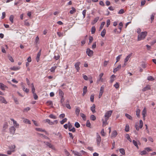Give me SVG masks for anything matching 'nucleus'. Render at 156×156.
Segmentation results:
<instances>
[{
	"label": "nucleus",
	"mask_w": 156,
	"mask_h": 156,
	"mask_svg": "<svg viewBox=\"0 0 156 156\" xmlns=\"http://www.w3.org/2000/svg\"><path fill=\"white\" fill-rule=\"evenodd\" d=\"M112 112V111L110 110L108 111L105 113L104 116V119H103L102 120V126H105L108 124L107 121L108 119L111 116Z\"/></svg>",
	"instance_id": "obj_1"
},
{
	"label": "nucleus",
	"mask_w": 156,
	"mask_h": 156,
	"mask_svg": "<svg viewBox=\"0 0 156 156\" xmlns=\"http://www.w3.org/2000/svg\"><path fill=\"white\" fill-rule=\"evenodd\" d=\"M147 32L146 31L143 32L139 34L138 37V41L144 39L147 36Z\"/></svg>",
	"instance_id": "obj_2"
},
{
	"label": "nucleus",
	"mask_w": 156,
	"mask_h": 156,
	"mask_svg": "<svg viewBox=\"0 0 156 156\" xmlns=\"http://www.w3.org/2000/svg\"><path fill=\"white\" fill-rule=\"evenodd\" d=\"M101 140V138L99 134L98 133H97V138H96V141L97 142V145L98 146H100V143Z\"/></svg>",
	"instance_id": "obj_3"
},
{
	"label": "nucleus",
	"mask_w": 156,
	"mask_h": 156,
	"mask_svg": "<svg viewBox=\"0 0 156 156\" xmlns=\"http://www.w3.org/2000/svg\"><path fill=\"white\" fill-rule=\"evenodd\" d=\"M86 53L88 56L91 57L93 55V51L90 48H88L86 50Z\"/></svg>",
	"instance_id": "obj_4"
},
{
	"label": "nucleus",
	"mask_w": 156,
	"mask_h": 156,
	"mask_svg": "<svg viewBox=\"0 0 156 156\" xmlns=\"http://www.w3.org/2000/svg\"><path fill=\"white\" fill-rule=\"evenodd\" d=\"M44 143L47 146L49 147V148H51L53 149H54L55 148L54 146L51 144V143L48 142H44Z\"/></svg>",
	"instance_id": "obj_5"
},
{
	"label": "nucleus",
	"mask_w": 156,
	"mask_h": 156,
	"mask_svg": "<svg viewBox=\"0 0 156 156\" xmlns=\"http://www.w3.org/2000/svg\"><path fill=\"white\" fill-rule=\"evenodd\" d=\"M80 62H77L75 64L74 66L75 68L76 69L77 72H79L80 70V67H79V66L80 65Z\"/></svg>",
	"instance_id": "obj_6"
},
{
	"label": "nucleus",
	"mask_w": 156,
	"mask_h": 156,
	"mask_svg": "<svg viewBox=\"0 0 156 156\" xmlns=\"http://www.w3.org/2000/svg\"><path fill=\"white\" fill-rule=\"evenodd\" d=\"M147 114V110L146 108H144L142 112V115H143V119L144 120L145 119V116Z\"/></svg>",
	"instance_id": "obj_7"
},
{
	"label": "nucleus",
	"mask_w": 156,
	"mask_h": 156,
	"mask_svg": "<svg viewBox=\"0 0 156 156\" xmlns=\"http://www.w3.org/2000/svg\"><path fill=\"white\" fill-rule=\"evenodd\" d=\"M104 87L103 86H101L100 89V91L99 92V94L98 97L99 98H100L103 93V90H104Z\"/></svg>",
	"instance_id": "obj_8"
},
{
	"label": "nucleus",
	"mask_w": 156,
	"mask_h": 156,
	"mask_svg": "<svg viewBox=\"0 0 156 156\" xmlns=\"http://www.w3.org/2000/svg\"><path fill=\"white\" fill-rule=\"evenodd\" d=\"M151 89V86L148 84L142 89V91H144L146 90H150Z\"/></svg>",
	"instance_id": "obj_9"
},
{
	"label": "nucleus",
	"mask_w": 156,
	"mask_h": 156,
	"mask_svg": "<svg viewBox=\"0 0 156 156\" xmlns=\"http://www.w3.org/2000/svg\"><path fill=\"white\" fill-rule=\"evenodd\" d=\"M0 101L5 104L7 103V102L6 101L4 98L1 96H0Z\"/></svg>",
	"instance_id": "obj_10"
},
{
	"label": "nucleus",
	"mask_w": 156,
	"mask_h": 156,
	"mask_svg": "<svg viewBox=\"0 0 156 156\" xmlns=\"http://www.w3.org/2000/svg\"><path fill=\"white\" fill-rule=\"evenodd\" d=\"M133 53H131L129 54L125 59H124V62L125 63L126 62L129 60V58L131 57V56L132 55Z\"/></svg>",
	"instance_id": "obj_11"
},
{
	"label": "nucleus",
	"mask_w": 156,
	"mask_h": 156,
	"mask_svg": "<svg viewBox=\"0 0 156 156\" xmlns=\"http://www.w3.org/2000/svg\"><path fill=\"white\" fill-rule=\"evenodd\" d=\"M121 64L119 65L115 69H114L113 72L114 73H115L117 71L119 70L121 68Z\"/></svg>",
	"instance_id": "obj_12"
},
{
	"label": "nucleus",
	"mask_w": 156,
	"mask_h": 156,
	"mask_svg": "<svg viewBox=\"0 0 156 156\" xmlns=\"http://www.w3.org/2000/svg\"><path fill=\"white\" fill-rule=\"evenodd\" d=\"M80 109L79 107H77L75 110V114L77 116H79L80 112Z\"/></svg>",
	"instance_id": "obj_13"
},
{
	"label": "nucleus",
	"mask_w": 156,
	"mask_h": 156,
	"mask_svg": "<svg viewBox=\"0 0 156 156\" xmlns=\"http://www.w3.org/2000/svg\"><path fill=\"white\" fill-rule=\"evenodd\" d=\"M140 109L137 108L136 110V115L138 117H140Z\"/></svg>",
	"instance_id": "obj_14"
},
{
	"label": "nucleus",
	"mask_w": 156,
	"mask_h": 156,
	"mask_svg": "<svg viewBox=\"0 0 156 156\" xmlns=\"http://www.w3.org/2000/svg\"><path fill=\"white\" fill-rule=\"evenodd\" d=\"M16 129L14 127L12 126L10 128V132L11 133L13 134L15 133Z\"/></svg>",
	"instance_id": "obj_15"
},
{
	"label": "nucleus",
	"mask_w": 156,
	"mask_h": 156,
	"mask_svg": "<svg viewBox=\"0 0 156 156\" xmlns=\"http://www.w3.org/2000/svg\"><path fill=\"white\" fill-rule=\"evenodd\" d=\"M0 87L1 89L2 90H5L7 87L3 84L0 83Z\"/></svg>",
	"instance_id": "obj_16"
},
{
	"label": "nucleus",
	"mask_w": 156,
	"mask_h": 156,
	"mask_svg": "<svg viewBox=\"0 0 156 156\" xmlns=\"http://www.w3.org/2000/svg\"><path fill=\"white\" fill-rule=\"evenodd\" d=\"M95 105L94 104L92 107L90 109L92 112L94 113L96 112L95 111Z\"/></svg>",
	"instance_id": "obj_17"
},
{
	"label": "nucleus",
	"mask_w": 156,
	"mask_h": 156,
	"mask_svg": "<svg viewBox=\"0 0 156 156\" xmlns=\"http://www.w3.org/2000/svg\"><path fill=\"white\" fill-rule=\"evenodd\" d=\"M83 92L82 95H83V96H84L87 91V87L85 86H84V87L83 88Z\"/></svg>",
	"instance_id": "obj_18"
},
{
	"label": "nucleus",
	"mask_w": 156,
	"mask_h": 156,
	"mask_svg": "<svg viewBox=\"0 0 156 156\" xmlns=\"http://www.w3.org/2000/svg\"><path fill=\"white\" fill-rule=\"evenodd\" d=\"M118 133L116 130H114L113 131L111 137H115L117 135Z\"/></svg>",
	"instance_id": "obj_19"
},
{
	"label": "nucleus",
	"mask_w": 156,
	"mask_h": 156,
	"mask_svg": "<svg viewBox=\"0 0 156 156\" xmlns=\"http://www.w3.org/2000/svg\"><path fill=\"white\" fill-rule=\"evenodd\" d=\"M41 50H40V51H39V52L38 53L37 55V56L36 58V60L37 61V62H38L39 61V58L40 56L41 55Z\"/></svg>",
	"instance_id": "obj_20"
},
{
	"label": "nucleus",
	"mask_w": 156,
	"mask_h": 156,
	"mask_svg": "<svg viewBox=\"0 0 156 156\" xmlns=\"http://www.w3.org/2000/svg\"><path fill=\"white\" fill-rule=\"evenodd\" d=\"M22 89L26 93H28L29 90L27 88H25V87L24 85H23L22 86Z\"/></svg>",
	"instance_id": "obj_21"
},
{
	"label": "nucleus",
	"mask_w": 156,
	"mask_h": 156,
	"mask_svg": "<svg viewBox=\"0 0 156 156\" xmlns=\"http://www.w3.org/2000/svg\"><path fill=\"white\" fill-rule=\"evenodd\" d=\"M59 91V95L61 97L64 96V93L60 89H59L58 90Z\"/></svg>",
	"instance_id": "obj_22"
},
{
	"label": "nucleus",
	"mask_w": 156,
	"mask_h": 156,
	"mask_svg": "<svg viewBox=\"0 0 156 156\" xmlns=\"http://www.w3.org/2000/svg\"><path fill=\"white\" fill-rule=\"evenodd\" d=\"M37 134L39 136H42L45 139H48V140H49L50 139L49 137H47L46 136H45V135H44L43 134H41V133H37Z\"/></svg>",
	"instance_id": "obj_23"
},
{
	"label": "nucleus",
	"mask_w": 156,
	"mask_h": 156,
	"mask_svg": "<svg viewBox=\"0 0 156 156\" xmlns=\"http://www.w3.org/2000/svg\"><path fill=\"white\" fill-rule=\"evenodd\" d=\"M11 120L13 122L14 126H15L16 127H18L19 126V125H17V123H16V121L14 120L13 119H11Z\"/></svg>",
	"instance_id": "obj_24"
},
{
	"label": "nucleus",
	"mask_w": 156,
	"mask_h": 156,
	"mask_svg": "<svg viewBox=\"0 0 156 156\" xmlns=\"http://www.w3.org/2000/svg\"><path fill=\"white\" fill-rule=\"evenodd\" d=\"M35 130L38 131L44 132H45L46 133L47 132L44 129H43L41 128H35Z\"/></svg>",
	"instance_id": "obj_25"
},
{
	"label": "nucleus",
	"mask_w": 156,
	"mask_h": 156,
	"mask_svg": "<svg viewBox=\"0 0 156 156\" xmlns=\"http://www.w3.org/2000/svg\"><path fill=\"white\" fill-rule=\"evenodd\" d=\"M8 127V125L7 122H5L3 126V129L5 130Z\"/></svg>",
	"instance_id": "obj_26"
},
{
	"label": "nucleus",
	"mask_w": 156,
	"mask_h": 156,
	"mask_svg": "<svg viewBox=\"0 0 156 156\" xmlns=\"http://www.w3.org/2000/svg\"><path fill=\"white\" fill-rule=\"evenodd\" d=\"M147 80L149 81H153L154 80V78L152 76H149L147 77Z\"/></svg>",
	"instance_id": "obj_27"
},
{
	"label": "nucleus",
	"mask_w": 156,
	"mask_h": 156,
	"mask_svg": "<svg viewBox=\"0 0 156 156\" xmlns=\"http://www.w3.org/2000/svg\"><path fill=\"white\" fill-rule=\"evenodd\" d=\"M125 116L126 117V118L131 120H132L133 119L132 116L130 115H129L128 114L126 113L125 115Z\"/></svg>",
	"instance_id": "obj_28"
},
{
	"label": "nucleus",
	"mask_w": 156,
	"mask_h": 156,
	"mask_svg": "<svg viewBox=\"0 0 156 156\" xmlns=\"http://www.w3.org/2000/svg\"><path fill=\"white\" fill-rule=\"evenodd\" d=\"M104 75V73H100L99 76V81H101V82H103V79L102 78V77Z\"/></svg>",
	"instance_id": "obj_29"
},
{
	"label": "nucleus",
	"mask_w": 156,
	"mask_h": 156,
	"mask_svg": "<svg viewBox=\"0 0 156 156\" xmlns=\"http://www.w3.org/2000/svg\"><path fill=\"white\" fill-rule=\"evenodd\" d=\"M106 34V30L105 29H104L101 33V36L102 37H104Z\"/></svg>",
	"instance_id": "obj_30"
},
{
	"label": "nucleus",
	"mask_w": 156,
	"mask_h": 156,
	"mask_svg": "<svg viewBox=\"0 0 156 156\" xmlns=\"http://www.w3.org/2000/svg\"><path fill=\"white\" fill-rule=\"evenodd\" d=\"M119 151L123 155H125V150L123 148H120L119 150Z\"/></svg>",
	"instance_id": "obj_31"
},
{
	"label": "nucleus",
	"mask_w": 156,
	"mask_h": 156,
	"mask_svg": "<svg viewBox=\"0 0 156 156\" xmlns=\"http://www.w3.org/2000/svg\"><path fill=\"white\" fill-rule=\"evenodd\" d=\"M80 115L84 120H86V116L83 113H80Z\"/></svg>",
	"instance_id": "obj_32"
},
{
	"label": "nucleus",
	"mask_w": 156,
	"mask_h": 156,
	"mask_svg": "<svg viewBox=\"0 0 156 156\" xmlns=\"http://www.w3.org/2000/svg\"><path fill=\"white\" fill-rule=\"evenodd\" d=\"M23 122H24L26 123H28L29 124H31V122L29 120L27 119H24L23 121Z\"/></svg>",
	"instance_id": "obj_33"
},
{
	"label": "nucleus",
	"mask_w": 156,
	"mask_h": 156,
	"mask_svg": "<svg viewBox=\"0 0 156 156\" xmlns=\"http://www.w3.org/2000/svg\"><path fill=\"white\" fill-rule=\"evenodd\" d=\"M72 9L69 12V13L71 14H73L76 11V10L75 9V8H74V7H72Z\"/></svg>",
	"instance_id": "obj_34"
},
{
	"label": "nucleus",
	"mask_w": 156,
	"mask_h": 156,
	"mask_svg": "<svg viewBox=\"0 0 156 156\" xmlns=\"http://www.w3.org/2000/svg\"><path fill=\"white\" fill-rule=\"evenodd\" d=\"M133 144L138 149H139V147L138 146L137 143L136 141L135 140H133Z\"/></svg>",
	"instance_id": "obj_35"
},
{
	"label": "nucleus",
	"mask_w": 156,
	"mask_h": 156,
	"mask_svg": "<svg viewBox=\"0 0 156 156\" xmlns=\"http://www.w3.org/2000/svg\"><path fill=\"white\" fill-rule=\"evenodd\" d=\"M115 76L114 75H112L111 76L110 82L112 83L114 80V78H115Z\"/></svg>",
	"instance_id": "obj_36"
},
{
	"label": "nucleus",
	"mask_w": 156,
	"mask_h": 156,
	"mask_svg": "<svg viewBox=\"0 0 156 156\" xmlns=\"http://www.w3.org/2000/svg\"><path fill=\"white\" fill-rule=\"evenodd\" d=\"M105 24V22H102L100 26V27L99 28V31H100L103 28L104 25Z\"/></svg>",
	"instance_id": "obj_37"
},
{
	"label": "nucleus",
	"mask_w": 156,
	"mask_h": 156,
	"mask_svg": "<svg viewBox=\"0 0 156 156\" xmlns=\"http://www.w3.org/2000/svg\"><path fill=\"white\" fill-rule=\"evenodd\" d=\"M96 30V28L94 26L92 27L91 28V32L92 34H94L95 33Z\"/></svg>",
	"instance_id": "obj_38"
},
{
	"label": "nucleus",
	"mask_w": 156,
	"mask_h": 156,
	"mask_svg": "<svg viewBox=\"0 0 156 156\" xmlns=\"http://www.w3.org/2000/svg\"><path fill=\"white\" fill-rule=\"evenodd\" d=\"M57 68L56 66H54L52 67L51 68V69L50 71L52 73H54L55 71V69Z\"/></svg>",
	"instance_id": "obj_39"
},
{
	"label": "nucleus",
	"mask_w": 156,
	"mask_h": 156,
	"mask_svg": "<svg viewBox=\"0 0 156 156\" xmlns=\"http://www.w3.org/2000/svg\"><path fill=\"white\" fill-rule=\"evenodd\" d=\"M67 119L66 118H65L64 119H63L62 121H60V123L61 124H63L65 122H66L67 121Z\"/></svg>",
	"instance_id": "obj_40"
},
{
	"label": "nucleus",
	"mask_w": 156,
	"mask_h": 156,
	"mask_svg": "<svg viewBox=\"0 0 156 156\" xmlns=\"http://www.w3.org/2000/svg\"><path fill=\"white\" fill-rule=\"evenodd\" d=\"M55 135L57 136H58L61 139L62 138V134L58 132L57 133H55Z\"/></svg>",
	"instance_id": "obj_41"
},
{
	"label": "nucleus",
	"mask_w": 156,
	"mask_h": 156,
	"mask_svg": "<svg viewBox=\"0 0 156 156\" xmlns=\"http://www.w3.org/2000/svg\"><path fill=\"white\" fill-rule=\"evenodd\" d=\"M86 126L87 127L91 128L90 126L91 124L89 120H87L86 122Z\"/></svg>",
	"instance_id": "obj_42"
},
{
	"label": "nucleus",
	"mask_w": 156,
	"mask_h": 156,
	"mask_svg": "<svg viewBox=\"0 0 156 156\" xmlns=\"http://www.w3.org/2000/svg\"><path fill=\"white\" fill-rule=\"evenodd\" d=\"M129 130V126L128 124H126V126L125 130L126 132H128Z\"/></svg>",
	"instance_id": "obj_43"
},
{
	"label": "nucleus",
	"mask_w": 156,
	"mask_h": 156,
	"mask_svg": "<svg viewBox=\"0 0 156 156\" xmlns=\"http://www.w3.org/2000/svg\"><path fill=\"white\" fill-rule=\"evenodd\" d=\"M49 117L51 119H56L57 118V117L55 115H54L52 114H51L49 115Z\"/></svg>",
	"instance_id": "obj_44"
},
{
	"label": "nucleus",
	"mask_w": 156,
	"mask_h": 156,
	"mask_svg": "<svg viewBox=\"0 0 156 156\" xmlns=\"http://www.w3.org/2000/svg\"><path fill=\"white\" fill-rule=\"evenodd\" d=\"M143 126V122L141 120H140V126L139 127L141 129L142 128Z\"/></svg>",
	"instance_id": "obj_45"
},
{
	"label": "nucleus",
	"mask_w": 156,
	"mask_h": 156,
	"mask_svg": "<svg viewBox=\"0 0 156 156\" xmlns=\"http://www.w3.org/2000/svg\"><path fill=\"white\" fill-rule=\"evenodd\" d=\"M94 94H92L91 95L90 97V101L92 102H94Z\"/></svg>",
	"instance_id": "obj_46"
},
{
	"label": "nucleus",
	"mask_w": 156,
	"mask_h": 156,
	"mask_svg": "<svg viewBox=\"0 0 156 156\" xmlns=\"http://www.w3.org/2000/svg\"><path fill=\"white\" fill-rule=\"evenodd\" d=\"M75 126L77 128L80 127V125L78 122H76L75 123Z\"/></svg>",
	"instance_id": "obj_47"
},
{
	"label": "nucleus",
	"mask_w": 156,
	"mask_h": 156,
	"mask_svg": "<svg viewBox=\"0 0 156 156\" xmlns=\"http://www.w3.org/2000/svg\"><path fill=\"white\" fill-rule=\"evenodd\" d=\"M10 69L11 70L16 71V70H18L19 69V68L18 67H16L13 66V67H11L10 68Z\"/></svg>",
	"instance_id": "obj_48"
},
{
	"label": "nucleus",
	"mask_w": 156,
	"mask_h": 156,
	"mask_svg": "<svg viewBox=\"0 0 156 156\" xmlns=\"http://www.w3.org/2000/svg\"><path fill=\"white\" fill-rule=\"evenodd\" d=\"M90 119L94 121L96 119V117L94 115H92L90 117Z\"/></svg>",
	"instance_id": "obj_49"
},
{
	"label": "nucleus",
	"mask_w": 156,
	"mask_h": 156,
	"mask_svg": "<svg viewBox=\"0 0 156 156\" xmlns=\"http://www.w3.org/2000/svg\"><path fill=\"white\" fill-rule=\"evenodd\" d=\"M46 103L48 104V105L51 106V107H52V106L53 105V103L52 101H48L46 102Z\"/></svg>",
	"instance_id": "obj_50"
},
{
	"label": "nucleus",
	"mask_w": 156,
	"mask_h": 156,
	"mask_svg": "<svg viewBox=\"0 0 156 156\" xmlns=\"http://www.w3.org/2000/svg\"><path fill=\"white\" fill-rule=\"evenodd\" d=\"M89 44H90L93 41V37L91 36H90L89 37Z\"/></svg>",
	"instance_id": "obj_51"
},
{
	"label": "nucleus",
	"mask_w": 156,
	"mask_h": 156,
	"mask_svg": "<svg viewBox=\"0 0 156 156\" xmlns=\"http://www.w3.org/2000/svg\"><path fill=\"white\" fill-rule=\"evenodd\" d=\"M9 20L12 23L13 22V16L12 15H11L9 17Z\"/></svg>",
	"instance_id": "obj_52"
},
{
	"label": "nucleus",
	"mask_w": 156,
	"mask_h": 156,
	"mask_svg": "<svg viewBox=\"0 0 156 156\" xmlns=\"http://www.w3.org/2000/svg\"><path fill=\"white\" fill-rule=\"evenodd\" d=\"M99 19V18L98 17L95 18L94 19V20L93 21V22H94L93 24H94V23H96L98 21V20Z\"/></svg>",
	"instance_id": "obj_53"
},
{
	"label": "nucleus",
	"mask_w": 156,
	"mask_h": 156,
	"mask_svg": "<svg viewBox=\"0 0 156 156\" xmlns=\"http://www.w3.org/2000/svg\"><path fill=\"white\" fill-rule=\"evenodd\" d=\"M15 150H12L8 151H7V153L8 154L10 155L12 153L14 152Z\"/></svg>",
	"instance_id": "obj_54"
},
{
	"label": "nucleus",
	"mask_w": 156,
	"mask_h": 156,
	"mask_svg": "<svg viewBox=\"0 0 156 156\" xmlns=\"http://www.w3.org/2000/svg\"><path fill=\"white\" fill-rule=\"evenodd\" d=\"M101 134L103 136H105V133L104 129H102L101 132Z\"/></svg>",
	"instance_id": "obj_55"
},
{
	"label": "nucleus",
	"mask_w": 156,
	"mask_h": 156,
	"mask_svg": "<svg viewBox=\"0 0 156 156\" xmlns=\"http://www.w3.org/2000/svg\"><path fill=\"white\" fill-rule=\"evenodd\" d=\"M121 55H119L116 57V62H117L119 61Z\"/></svg>",
	"instance_id": "obj_56"
},
{
	"label": "nucleus",
	"mask_w": 156,
	"mask_h": 156,
	"mask_svg": "<svg viewBox=\"0 0 156 156\" xmlns=\"http://www.w3.org/2000/svg\"><path fill=\"white\" fill-rule=\"evenodd\" d=\"M57 34L59 37H62L63 36V33L60 32H57Z\"/></svg>",
	"instance_id": "obj_57"
},
{
	"label": "nucleus",
	"mask_w": 156,
	"mask_h": 156,
	"mask_svg": "<svg viewBox=\"0 0 156 156\" xmlns=\"http://www.w3.org/2000/svg\"><path fill=\"white\" fill-rule=\"evenodd\" d=\"M68 128L69 130V129H71L72 128V125L69 122L68 123Z\"/></svg>",
	"instance_id": "obj_58"
},
{
	"label": "nucleus",
	"mask_w": 156,
	"mask_h": 156,
	"mask_svg": "<svg viewBox=\"0 0 156 156\" xmlns=\"http://www.w3.org/2000/svg\"><path fill=\"white\" fill-rule=\"evenodd\" d=\"M110 24V21L109 20H108L107 21V27H108Z\"/></svg>",
	"instance_id": "obj_59"
},
{
	"label": "nucleus",
	"mask_w": 156,
	"mask_h": 156,
	"mask_svg": "<svg viewBox=\"0 0 156 156\" xmlns=\"http://www.w3.org/2000/svg\"><path fill=\"white\" fill-rule=\"evenodd\" d=\"M30 110V108L28 107L27 108H26L24 109L23 110V112H27L28 111Z\"/></svg>",
	"instance_id": "obj_60"
},
{
	"label": "nucleus",
	"mask_w": 156,
	"mask_h": 156,
	"mask_svg": "<svg viewBox=\"0 0 156 156\" xmlns=\"http://www.w3.org/2000/svg\"><path fill=\"white\" fill-rule=\"evenodd\" d=\"M154 15H155L154 14H153L151 16V22H152L154 19Z\"/></svg>",
	"instance_id": "obj_61"
},
{
	"label": "nucleus",
	"mask_w": 156,
	"mask_h": 156,
	"mask_svg": "<svg viewBox=\"0 0 156 156\" xmlns=\"http://www.w3.org/2000/svg\"><path fill=\"white\" fill-rule=\"evenodd\" d=\"M16 148V146L14 145H13L12 146H11V147H10L9 148V149L10 150H15L14 149Z\"/></svg>",
	"instance_id": "obj_62"
},
{
	"label": "nucleus",
	"mask_w": 156,
	"mask_h": 156,
	"mask_svg": "<svg viewBox=\"0 0 156 156\" xmlns=\"http://www.w3.org/2000/svg\"><path fill=\"white\" fill-rule=\"evenodd\" d=\"M124 10L123 9H122L121 10H120L119 12H118V14H122L124 13Z\"/></svg>",
	"instance_id": "obj_63"
},
{
	"label": "nucleus",
	"mask_w": 156,
	"mask_h": 156,
	"mask_svg": "<svg viewBox=\"0 0 156 156\" xmlns=\"http://www.w3.org/2000/svg\"><path fill=\"white\" fill-rule=\"evenodd\" d=\"M34 98L35 100H37L38 98V96L35 93H33Z\"/></svg>",
	"instance_id": "obj_64"
}]
</instances>
